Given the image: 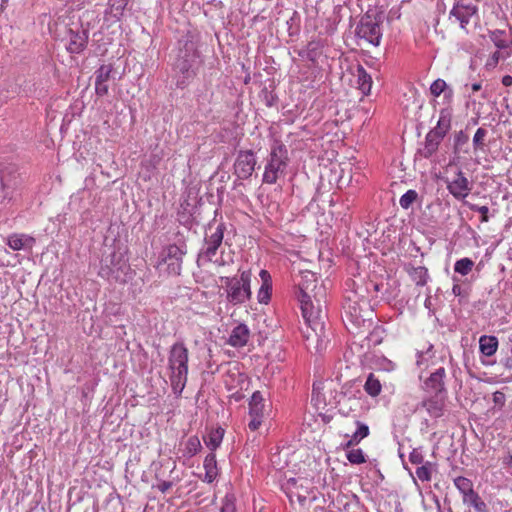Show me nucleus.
<instances>
[{"label":"nucleus","instance_id":"f257e3e1","mask_svg":"<svg viewBox=\"0 0 512 512\" xmlns=\"http://www.w3.org/2000/svg\"><path fill=\"white\" fill-rule=\"evenodd\" d=\"M201 65L202 59L196 42L190 36L182 37L178 41L176 55L172 64L177 77V87H186L196 76Z\"/></svg>","mask_w":512,"mask_h":512},{"label":"nucleus","instance_id":"f03ea898","mask_svg":"<svg viewBox=\"0 0 512 512\" xmlns=\"http://www.w3.org/2000/svg\"><path fill=\"white\" fill-rule=\"evenodd\" d=\"M188 359V349L183 343L178 342L172 345L168 357V367L171 371V387L177 395L182 393L187 383Z\"/></svg>","mask_w":512,"mask_h":512},{"label":"nucleus","instance_id":"7ed1b4c3","mask_svg":"<svg viewBox=\"0 0 512 512\" xmlns=\"http://www.w3.org/2000/svg\"><path fill=\"white\" fill-rule=\"evenodd\" d=\"M288 165V151L281 141H275L271 147L269 159L265 165L263 182L275 184L278 178L285 174Z\"/></svg>","mask_w":512,"mask_h":512},{"label":"nucleus","instance_id":"20e7f679","mask_svg":"<svg viewBox=\"0 0 512 512\" xmlns=\"http://www.w3.org/2000/svg\"><path fill=\"white\" fill-rule=\"evenodd\" d=\"M251 276L250 270H244L237 277H221L224 282L227 292V299L229 302L237 304L243 303L251 296Z\"/></svg>","mask_w":512,"mask_h":512},{"label":"nucleus","instance_id":"39448f33","mask_svg":"<svg viewBox=\"0 0 512 512\" xmlns=\"http://www.w3.org/2000/svg\"><path fill=\"white\" fill-rule=\"evenodd\" d=\"M130 269L128 260L122 253L113 252L101 261L98 275L107 280L125 281L124 276Z\"/></svg>","mask_w":512,"mask_h":512},{"label":"nucleus","instance_id":"423d86ee","mask_svg":"<svg viewBox=\"0 0 512 512\" xmlns=\"http://www.w3.org/2000/svg\"><path fill=\"white\" fill-rule=\"evenodd\" d=\"M310 285L302 284L300 286V309L304 320H321L327 318V311L325 306L321 304L320 299L317 298L318 292L313 294L315 301L312 300V295L309 294Z\"/></svg>","mask_w":512,"mask_h":512},{"label":"nucleus","instance_id":"0eeeda50","mask_svg":"<svg viewBox=\"0 0 512 512\" xmlns=\"http://www.w3.org/2000/svg\"><path fill=\"white\" fill-rule=\"evenodd\" d=\"M186 246L170 244L163 248L156 267L160 269L166 265V272L172 275H179L182 270L183 257L186 254Z\"/></svg>","mask_w":512,"mask_h":512},{"label":"nucleus","instance_id":"6e6552de","mask_svg":"<svg viewBox=\"0 0 512 512\" xmlns=\"http://www.w3.org/2000/svg\"><path fill=\"white\" fill-rule=\"evenodd\" d=\"M225 225L223 223L217 224L214 228L209 225L204 239V247L198 255V264L202 260L211 262L216 255L218 248L221 246L224 238Z\"/></svg>","mask_w":512,"mask_h":512},{"label":"nucleus","instance_id":"1a4fd4ad","mask_svg":"<svg viewBox=\"0 0 512 512\" xmlns=\"http://www.w3.org/2000/svg\"><path fill=\"white\" fill-rule=\"evenodd\" d=\"M381 20L376 16L365 14L356 27V35L374 46H379L382 39Z\"/></svg>","mask_w":512,"mask_h":512},{"label":"nucleus","instance_id":"9d476101","mask_svg":"<svg viewBox=\"0 0 512 512\" xmlns=\"http://www.w3.org/2000/svg\"><path fill=\"white\" fill-rule=\"evenodd\" d=\"M370 285L376 293L375 296L383 300L391 301L396 299L399 295V282L397 279L392 278L389 275L378 282L371 281Z\"/></svg>","mask_w":512,"mask_h":512},{"label":"nucleus","instance_id":"9b49d317","mask_svg":"<svg viewBox=\"0 0 512 512\" xmlns=\"http://www.w3.org/2000/svg\"><path fill=\"white\" fill-rule=\"evenodd\" d=\"M447 190L457 200H464L473 188L472 182L468 180L462 170H457L451 180H447Z\"/></svg>","mask_w":512,"mask_h":512},{"label":"nucleus","instance_id":"f8f14e48","mask_svg":"<svg viewBox=\"0 0 512 512\" xmlns=\"http://www.w3.org/2000/svg\"><path fill=\"white\" fill-rule=\"evenodd\" d=\"M255 165L256 158L253 151H240L234 164L235 174L240 179H248L252 175Z\"/></svg>","mask_w":512,"mask_h":512},{"label":"nucleus","instance_id":"ddd939ff","mask_svg":"<svg viewBox=\"0 0 512 512\" xmlns=\"http://www.w3.org/2000/svg\"><path fill=\"white\" fill-rule=\"evenodd\" d=\"M420 405L426 409L432 418H440L445 412L446 395L439 393L435 394L423 400Z\"/></svg>","mask_w":512,"mask_h":512},{"label":"nucleus","instance_id":"4468645a","mask_svg":"<svg viewBox=\"0 0 512 512\" xmlns=\"http://www.w3.org/2000/svg\"><path fill=\"white\" fill-rule=\"evenodd\" d=\"M363 305L365 306V310L360 303L348 300L344 305L346 316L349 317L350 320H372V310L369 304L363 301Z\"/></svg>","mask_w":512,"mask_h":512},{"label":"nucleus","instance_id":"2eb2a0df","mask_svg":"<svg viewBox=\"0 0 512 512\" xmlns=\"http://www.w3.org/2000/svg\"><path fill=\"white\" fill-rule=\"evenodd\" d=\"M35 242L32 236L22 233H13L6 239V244L14 251L31 250Z\"/></svg>","mask_w":512,"mask_h":512},{"label":"nucleus","instance_id":"dca6fc26","mask_svg":"<svg viewBox=\"0 0 512 512\" xmlns=\"http://www.w3.org/2000/svg\"><path fill=\"white\" fill-rule=\"evenodd\" d=\"M249 337V328L243 322H239L232 329L227 343L232 347L241 348L248 343Z\"/></svg>","mask_w":512,"mask_h":512},{"label":"nucleus","instance_id":"f3484780","mask_svg":"<svg viewBox=\"0 0 512 512\" xmlns=\"http://www.w3.org/2000/svg\"><path fill=\"white\" fill-rule=\"evenodd\" d=\"M445 369L443 367L438 368L435 372L431 373L430 377L425 381V389L428 392L435 394L446 395V389L444 387Z\"/></svg>","mask_w":512,"mask_h":512},{"label":"nucleus","instance_id":"a211bd4d","mask_svg":"<svg viewBox=\"0 0 512 512\" xmlns=\"http://www.w3.org/2000/svg\"><path fill=\"white\" fill-rule=\"evenodd\" d=\"M88 33L85 30L82 31H69V41L67 44V50L70 53H81L87 46Z\"/></svg>","mask_w":512,"mask_h":512},{"label":"nucleus","instance_id":"6ab92c4d","mask_svg":"<svg viewBox=\"0 0 512 512\" xmlns=\"http://www.w3.org/2000/svg\"><path fill=\"white\" fill-rule=\"evenodd\" d=\"M430 93L435 98L439 97L443 94L444 104L450 105L453 96L454 90L448 86L445 80L438 78L430 85Z\"/></svg>","mask_w":512,"mask_h":512},{"label":"nucleus","instance_id":"aec40b11","mask_svg":"<svg viewBox=\"0 0 512 512\" xmlns=\"http://www.w3.org/2000/svg\"><path fill=\"white\" fill-rule=\"evenodd\" d=\"M489 38L498 50L505 52V57H510L512 54V41L507 39L506 31L500 29L489 31Z\"/></svg>","mask_w":512,"mask_h":512},{"label":"nucleus","instance_id":"412c9836","mask_svg":"<svg viewBox=\"0 0 512 512\" xmlns=\"http://www.w3.org/2000/svg\"><path fill=\"white\" fill-rule=\"evenodd\" d=\"M259 276L262 283L258 290L257 298L259 303L267 304L272 294V278L270 273L265 269L260 271Z\"/></svg>","mask_w":512,"mask_h":512},{"label":"nucleus","instance_id":"4be33fe9","mask_svg":"<svg viewBox=\"0 0 512 512\" xmlns=\"http://www.w3.org/2000/svg\"><path fill=\"white\" fill-rule=\"evenodd\" d=\"M451 121H452V109L448 105L447 107L442 108L439 111V119H438L437 125L431 131L442 136V137H445V135L448 133V131L451 128Z\"/></svg>","mask_w":512,"mask_h":512},{"label":"nucleus","instance_id":"5701e85b","mask_svg":"<svg viewBox=\"0 0 512 512\" xmlns=\"http://www.w3.org/2000/svg\"><path fill=\"white\" fill-rule=\"evenodd\" d=\"M405 271L416 286H425L430 280L428 269L424 266L415 267L409 264L405 267Z\"/></svg>","mask_w":512,"mask_h":512},{"label":"nucleus","instance_id":"b1692460","mask_svg":"<svg viewBox=\"0 0 512 512\" xmlns=\"http://www.w3.org/2000/svg\"><path fill=\"white\" fill-rule=\"evenodd\" d=\"M303 336L306 339L320 338L325 336V323L324 322H303V326L300 327Z\"/></svg>","mask_w":512,"mask_h":512},{"label":"nucleus","instance_id":"393cba45","mask_svg":"<svg viewBox=\"0 0 512 512\" xmlns=\"http://www.w3.org/2000/svg\"><path fill=\"white\" fill-rule=\"evenodd\" d=\"M266 406L265 400L260 391H255L249 401V415L265 417Z\"/></svg>","mask_w":512,"mask_h":512},{"label":"nucleus","instance_id":"a878e982","mask_svg":"<svg viewBox=\"0 0 512 512\" xmlns=\"http://www.w3.org/2000/svg\"><path fill=\"white\" fill-rule=\"evenodd\" d=\"M444 137L430 131L425 138L424 148L419 152L424 158L431 157L438 149L439 144L441 143Z\"/></svg>","mask_w":512,"mask_h":512},{"label":"nucleus","instance_id":"bb28decb","mask_svg":"<svg viewBox=\"0 0 512 512\" xmlns=\"http://www.w3.org/2000/svg\"><path fill=\"white\" fill-rule=\"evenodd\" d=\"M203 466L205 469L204 481L212 483L218 475L216 455L213 452L205 457Z\"/></svg>","mask_w":512,"mask_h":512},{"label":"nucleus","instance_id":"cd10ccee","mask_svg":"<svg viewBox=\"0 0 512 512\" xmlns=\"http://www.w3.org/2000/svg\"><path fill=\"white\" fill-rule=\"evenodd\" d=\"M476 12L477 8L475 6H466L461 8H453L450 14L456 17V19L460 22L462 29H466V26L470 21V17Z\"/></svg>","mask_w":512,"mask_h":512},{"label":"nucleus","instance_id":"c85d7f7f","mask_svg":"<svg viewBox=\"0 0 512 512\" xmlns=\"http://www.w3.org/2000/svg\"><path fill=\"white\" fill-rule=\"evenodd\" d=\"M479 348L485 356H492L498 348V339L495 336L483 335L479 339Z\"/></svg>","mask_w":512,"mask_h":512},{"label":"nucleus","instance_id":"c756f323","mask_svg":"<svg viewBox=\"0 0 512 512\" xmlns=\"http://www.w3.org/2000/svg\"><path fill=\"white\" fill-rule=\"evenodd\" d=\"M356 77L359 90H361L364 95H368L372 87V77L361 65L357 67Z\"/></svg>","mask_w":512,"mask_h":512},{"label":"nucleus","instance_id":"7c9ffc66","mask_svg":"<svg viewBox=\"0 0 512 512\" xmlns=\"http://www.w3.org/2000/svg\"><path fill=\"white\" fill-rule=\"evenodd\" d=\"M324 383L323 382H315L313 384L312 393H311V402L317 409H323L327 405V401L325 395L323 393Z\"/></svg>","mask_w":512,"mask_h":512},{"label":"nucleus","instance_id":"2f4dec72","mask_svg":"<svg viewBox=\"0 0 512 512\" xmlns=\"http://www.w3.org/2000/svg\"><path fill=\"white\" fill-rule=\"evenodd\" d=\"M224 429L218 427L209 432L207 437L204 438V442L206 446L213 452L215 451L222 443L224 437Z\"/></svg>","mask_w":512,"mask_h":512},{"label":"nucleus","instance_id":"473e14b6","mask_svg":"<svg viewBox=\"0 0 512 512\" xmlns=\"http://www.w3.org/2000/svg\"><path fill=\"white\" fill-rule=\"evenodd\" d=\"M463 504L473 507L476 512H487V504L481 499L477 492H472L462 498Z\"/></svg>","mask_w":512,"mask_h":512},{"label":"nucleus","instance_id":"72a5a7b5","mask_svg":"<svg viewBox=\"0 0 512 512\" xmlns=\"http://www.w3.org/2000/svg\"><path fill=\"white\" fill-rule=\"evenodd\" d=\"M364 390L371 397H376L381 393L382 385L373 373H370L364 384Z\"/></svg>","mask_w":512,"mask_h":512},{"label":"nucleus","instance_id":"f704fd0d","mask_svg":"<svg viewBox=\"0 0 512 512\" xmlns=\"http://www.w3.org/2000/svg\"><path fill=\"white\" fill-rule=\"evenodd\" d=\"M454 485L462 495V498L474 492L473 482L463 476H458L454 479Z\"/></svg>","mask_w":512,"mask_h":512},{"label":"nucleus","instance_id":"c9c22d12","mask_svg":"<svg viewBox=\"0 0 512 512\" xmlns=\"http://www.w3.org/2000/svg\"><path fill=\"white\" fill-rule=\"evenodd\" d=\"M474 267V261L470 258H461L454 264V271L462 276L468 275Z\"/></svg>","mask_w":512,"mask_h":512},{"label":"nucleus","instance_id":"e433bc0d","mask_svg":"<svg viewBox=\"0 0 512 512\" xmlns=\"http://www.w3.org/2000/svg\"><path fill=\"white\" fill-rule=\"evenodd\" d=\"M113 71L112 64H103L95 71V80L108 83L113 78Z\"/></svg>","mask_w":512,"mask_h":512},{"label":"nucleus","instance_id":"4c0bfd02","mask_svg":"<svg viewBox=\"0 0 512 512\" xmlns=\"http://www.w3.org/2000/svg\"><path fill=\"white\" fill-rule=\"evenodd\" d=\"M201 449V443L197 436L188 438L185 444L184 456L192 457L196 455Z\"/></svg>","mask_w":512,"mask_h":512},{"label":"nucleus","instance_id":"58836bf2","mask_svg":"<svg viewBox=\"0 0 512 512\" xmlns=\"http://www.w3.org/2000/svg\"><path fill=\"white\" fill-rule=\"evenodd\" d=\"M417 198L418 193L415 190L410 189L400 197L399 204L403 209H409Z\"/></svg>","mask_w":512,"mask_h":512},{"label":"nucleus","instance_id":"ea45409f","mask_svg":"<svg viewBox=\"0 0 512 512\" xmlns=\"http://www.w3.org/2000/svg\"><path fill=\"white\" fill-rule=\"evenodd\" d=\"M487 136V130L484 128H478L473 136V147L475 151H482L485 146V138Z\"/></svg>","mask_w":512,"mask_h":512},{"label":"nucleus","instance_id":"a19ab883","mask_svg":"<svg viewBox=\"0 0 512 512\" xmlns=\"http://www.w3.org/2000/svg\"><path fill=\"white\" fill-rule=\"evenodd\" d=\"M355 424L357 426V429L352 434L353 442H361L364 438H366L369 435L370 430L367 424L362 423L358 420L355 421Z\"/></svg>","mask_w":512,"mask_h":512},{"label":"nucleus","instance_id":"79ce46f5","mask_svg":"<svg viewBox=\"0 0 512 512\" xmlns=\"http://www.w3.org/2000/svg\"><path fill=\"white\" fill-rule=\"evenodd\" d=\"M346 457L351 464H362L366 462V457L362 449H351L347 452Z\"/></svg>","mask_w":512,"mask_h":512},{"label":"nucleus","instance_id":"37998d69","mask_svg":"<svg viewBox=\"0 0 512 512\" xmlns=\"http://www.w3.org/2000/svg\"><path fill=\"white\" fill-rule=\"evenodd\" d=\"M431 466L430 462H426L424 465L416 469V476L422 482H428L431 480Z\"/></svg>","mask_w":512,"mask_h":512},{"label":"nucleus","instance_id":"c03bdc74","mask_svg":"<svg viewBox=\"0 0 512 512\" xmlns=\"http://www.w3.org/2000/svg\"><path fill=\"white\" fill-rule=\"evenodd\" d=\"M317 277L312 272H306L302 276V281L298 284L300 287L302 284H308L310 285L309 294L311 295L312 292H314L317 289Z\"/></svg>","mask_w":512,"mask_h":512},{"label":"nucleus","instance_id":"a18cd8bd","mask_svg":"<svg viewBox=\"0 0 512 512\" xmlns=\"http://www.w3.org/2000/svg\"><path fill=\"white\" fill-rule=\"evenodd\" d=\"M469 142V135L464 131H459L455 135L454 146L455 150H461L464 146H466Z\"/></svg>","mask_w":512,"mask_h":512},{"label":"nucleus","instance_id":"49530a36","mask_svg":"<svg viewBox=\"0 0 512 512\" xmlns=\"http://www.w3.org/2000/svg\"><path fill=\"white\" fill-rule=\"evenodd\" d=\"M375 364L377 365V367L379 369H381L383 371H387V372L393 371L396 367L394 362H392L391 360H389L385 357L377 358Z\"/></svg>","mask_w":512,"mask_h":512},{"label":"nucleus","instance_id":"de8ad7c7","mask_svg":"<svg viewBox=\"0 0 512 512\" xmlns=\"http://www.w3.org/2000/svg\"><path fill=\"white\" fill-rule=\"evenodd\" d=\"M220 512H236L235 497L226 495Z\"/></svg>","mask_w":512,"mask_h":512},{"label":"nucleus","instance_id":"09e8293b","mask_svg":"<svg viewBox=\"0 0 512 512\" xmlns=\"http://www.w3.org/2000/svg\"><path fill=\"white\" fill-rule=\"evenodd\" d=\"M384 333L385 329L382 326L377 325L369 334L368 339L370 341H373L375 344H380L383 340Z\"/></svg>","mask_w":512,"mask_h":512},{"label":"nucleus","instance_id":"8fccbe9b","mask_svg":"<svg viewBox=\"0 0 512 512\" xmlns=\"http://www.w3.org/2000/svg\"><path fill=\"white\" fill-rule=\"evenodd\" d=\"M470 210L478 212L481 214V222H488V212L489 208L487 206H479L476 204L466 203Z\"/></svg>","mask_w":512,"mask_h":512},{"label":"nucleus","instance_id":"3c124183","mask_svg":"<svg viewBox=\"0 0 512 512\" xmlns=\"http://www.w3.org/2000/svg\"><path fill=\"white\" fill-rule=\"evenodd\" d=\"M11 188L10 180H6L0 174V198L5 199L9 193L8 190Z\"/></svg>","mask_w":512,"mask_h":512},{"label":"nucleus","instance_id":"603ef678","mask_svg":"<svg viewBox=\"0 0 512 512\" xmlns=\"http://www.w3.org/2000/svg\"><path fill=\"white\" fill-rule=\"evenodd\" d=\"M109 86L107 82H100L95 80V92L98 96L103 97L108 94Z\"/></svg>","mask_w":512,"mask_h":512},{"label":"nucleus","instance_id":"864d4df0","mask_svg":"<svg viewBox=\"0 0 512 512\" xmlns=\"http://www.w3.org/2000/svg\"><path fill=\"white\" fill-rule=\"evenodd\" d=\"M409 460L413 464H421L424 460V457L419 449H413L410 452Z\"/></svg>","mask_w":512,"mask_h":512},{"label":"nucleus","instance_id":"5fc2aeb1","mask_svg":"<svg viewBox=\"0 0 512 512\" xmlns=\"http://www.w3.org/2000/svg\"><path fill=\"white\" fill-rule=\"evenodd\" d=\"M506 401L505 394L501 391H496L493 393V402L495 405L499 407H503Z\"/></svg>","mask_w":512,"mask_h":512},{"label":"nucleus","instance_id":"6e6d98bb","mask_svg":"<svg viewBox=\"0 0 512 512\" xmlns=\"http://www.w3.org/2000/svg\"><path fill=\"white\" fill-rule=\"evenodd\" d=\"M250 417H251V420L248 423V427L251 431H256L262 424L264 418L258 417V416H250Z\"/></svg>","mask_w":512,"mask_h":512},{"label":"nucleus","instance_id":"4d7b16f0","mask_svg":"<svg viewBox=\"0 0 512 512\" xmlns=\"http://www.w3.org/2000/svg\"><path fill=\"white\" fill-rule=\"evenodd\" d=\"M111 2V7L115 8L117 11L122 12L126 5L128 0H109Z\"/></svg>","mask_w":512,"mask_h":512},{"label":"nucleus","instance_id":"13d9d810","mask_svg":"<svg viewBox=\"0 0 512 512\" xmlns=\"http://www.w3.org/2000/svg\"><path fill=\"white\" fill-rule=\"evenodd\" d=\"M503 57V58H506L505 57V52L503 51V53H501L500 51H496L494 52L492 55H491V58H490V61H489V65H496L498 62H499V59Z\"/></svg>","mask_w":512,"mask_h":512},{"label":"nucleus","instance_id":"bf43d9fd","mask_svg":"<svg viewBox=\"0 0 512 512\" xmlns=\"http://www.w3.org/2000/svg\"><path fill=\"white\" fill-rule=\"evenodd\" d=\"M172 486L173 482L171 481H161L157 485V489L160 490L162 493H166Z\"/></svg>","mask_w":512,"mask_h":512},{"label":"nucleus","instance_id":"052dcab7","mask_svg":"<svg viewBox=\"0 0 512 512\" xmlns=\"http://www.w3.org/2000/svg\"><path fill=\"white\" fill-rule=\"evenodd\" d=\"M452 292L455 296H462L465 294L463 288L458 283H454L452 287Z\"/></svg>","mask_w":512,"mask_h":512},{"label":"nucleus","instance_id":"680f3d73","mask_svg":"<svg viewBox=\"0 0 512 512\" xmlns=\"http://www.w3.org/2000/svg\"><path fill=\"white\" fill-rule=\"evenodd\" d=\"M502 84L506 87L508 86H511L512 85V76L510 75H505L503 78H502Z\"/></svg>","mask_w":512,"mask_h":512},{"label":"nucleus","instance_id":"e2e57ef3","mask_svg":"<svg viewBox=\"0 0 512 512\" xmlns=\"http://www.w3.org/2000/svg\"><path fill=\"white\" fill-rule=\"evenodd\" d=\"M298 481L297 479L295 478H290L288 481H287V485L289 486V488H297L298 487Z\"/></svg>","mask_w":512,"mask_h":512},{"label":"nucleus","instance_id":"0e129e2a","mask_svg":"<svg viewBox=\"0 0 512 512\" xmlns=\"http://www.w3.org/2000/svg\"><path fill=\"white\" fill-rule=\"evenodd\" d=\"M360 442H353V435H351L350 439L345 443L344 447L345 448H350V447H353L357 444H359Z\"/></svg>","mask_w":512,"mask_h":512},{"label":"nucleus","instance_id":"69168bd1","mask_svg":"<svg viewBox=\"0 0 512 512\" xmlns=\"http://www.w3.org/2000/svg\"><path fill=\"white\" fill-rule=\"evenodd\" d=\"M503 463H504L505 465H507L508 467L512 468V455H510V454H509V455L504 459Z\"/></svg>","mask_w":512,"mask_h":512},{"label":"nucleus","instance_id":"338daca9","mask_svg":"<svg viewBox=\"0 0 512 512\" xmlns=\"http://www.w3.org/2000/svg\"><path fill=\"white\" fill-rule=\"evenodd\" d=\"M481 87H482L481 83H474L471 85V89L473 92H477V91L481 90Z\"/></svg>","mask_w":512,"mask_h":512},{"label":"nucleus","instance_id":"774afa93","mask_svg":"<svg viewBox=\"0 0 512 512\" xmlns=\"http://www.w3.org/2000/svg\"><path fill=\"white\" fill-rule=\"evenodd\" d=\"M227 263H228V262H227L226 260H224L223 258H221V259H217V260L215 261V264H217L218 266H224V265H226Z\"/></svg>","mask_w":512,"mask_h":512}]
</instances>
